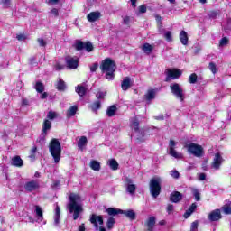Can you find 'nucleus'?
<instances>
[{"label": "nucleus", "mask_w": 231, "mask_h": 231, "mask_svg": "<svg viewBox=\"0 0 231 231\" xmlns=\"http://www.w3.org/2000/svg\"><path fill=\"white\" fill-rule=\"evenodd\" d=\"M69 202L67 205V208L69 214H73L72 217L74 221H77L78 218L80 217V214L84 212V208H82V199L80 195L71 193L69 197Z\"/></svg>", "instance_id": "f257e3e1"}, {"label": "nucleus", "mask_w": 231, "mask_h": 231, "mask_svg": "<svg viewBox=\"0 0 231 231\" xmlns=\"http://www.w3.org/2000/svg\"><path fill=\"white\" fill-rule=\"evenodd\" d=\"M102 73H106L107 80H114L115 72L116 71V63L111 58H106L100 64Z\"/></svg>", "instance_id": "f03ea898"}, {"label": "nucleus", "mask_w": 231, "mask_h": 231, "mask_svg": "<svg viewBox=\"0 0 231 231\" xmlns=\"http://www.w3.org/2000/svg\"><path fill=\"white\" fill-rule=\"evenodd\" d=\"M49 151L55 162L59 163L60 162V154L62 152V148L60 147V142L58 139H52L49 145Z\"/></svg>", "instance_id": "7ed1b4c3"}, {"label": "nucleus", "mask_w": 231, "mask_h": 231, "mask_svg": "<svg viewBox=\"0 0 231 231\" xmlns=\"http://www.w3.org/2000/svg\"><path fill=\"white\" fill-rule=\"evenodd\" d=\"M150 192L152 198H157L162 192V179L160 177L152 178L150 180Z\"/></svg>", "instance_id": "20e7f679"}, {"label": "nucleus", "mask_w": 231, "mask_h": 231, "mask_svg": "<svg viewBox=\"0 0 231 231\" xmlns=\"http://www.w3.org/2000/svg\"><path fill=\"white\" fill-rule=\"evenodd\" d=\"M189 154H193V156H196V158H201L204 154L203 146L191 143L189 144H186L184 146Z\"/></svg>", "instance_id": "39448f33"}, {"label": "nucleus", "mask_w": 231, "mask_h": 231, "mask_svg": "<svg viewBox=\"0 0 231 231\" xmlns=\"http://www.w3.org/2000/svg\"><path fill=\"white\" fill-rule=\"evenodd\" d=\"M171 91L176 98L183 102L185 100V91L183 90V88L180 86L178 83H172L170 85Z\"/></svg>", "instance_id": "423d86ee"}, {"label": "nucleus", "mask_w": 231, "mask_h": 231, "mask_svg": "<svg viewBox=\"0 0 231 231\" xmlns=\"http://www.w3.org/2000/svg\"><path fill=\"white\" fill-rule=\"evenodd\" d=\"M89 221L94 226L96 230L106 231L104 226H98V225H104V217L102 215L92 214Z\"/></svg>", "instance_id": "0eeeda50"}, {"label": "nucleus", "mask_w": 231, "mask_h": 231, "mask_svg": "<svg viewBox=\"0 0 231 231\" xmlns=\"http://www.w3.org/2000/svg\"><path fill=\"white\" fill-rule=\"evenodd\" d=\"M166 75L165 82H169L171 79H172V80H176V79H180V77H181V70L178 69H166Z\"/></svg>", "instance_id": "6e6552de"}, {"label": "nucleus", "mask_w": 231, "mask_h": 231, "mask_svg": "<svg viewBox=\"0 0 231 231\" xmlns=\"http://www.w3.org/2000/svg\"><path fill=\"white\" fill-rule=\"evenodd\" d=\"M176 147V142L174 140H170L169 144V154L171 155L173 158H176L177 160H181L183 158V153L178 152L175 149Z\"/></svg>", "instance_id": "1a4fd4ad"}, {"label": "nucleus", "mask_w": 231, "mask_h": 231, "mask_svg": "<svg viewBox=\"0 0 231 231\" xmlns=\"http://www.w3.org/2000/svg\"><path fill=\"white\" fill-rule=\"evenodd\" d=\"M67 67L69 69H77L79 68V59L78 57L67 56L65 58Z\"/></svg>", "instance_id": "9d476101"}, {"label": "nucleus", "mask_w": 231, "mask_h": 231, "mask_svg": "<svg viewBox=\"0 0 231 231\" xmlns=\"http://www.w3.org/2000/svg\"><path fill=\"white\" fill-rule=\"evenodd\" d=\"M224 162H225V159H223V156H221L220 153H216L213 158V162L211 163L212 169H215V171H219Z\"/></svg>", "instance_id": "9b49d317"}, {"label": "nucleus", "mask_w": 231, "mask_h": 231, "mask_svg": "<svg viewBox=\"0 0 231 231\" xmlns=\"http://www.w3.org/2000/svg\"><path fill=\"white\" fill-rule=\"evenodd\" d=\"M41 185L37 180H31L24 184V189L26 192H34V190H39Z\"/></svg>", "instance_id": "f8f14e48"}, {"label": "nucleus", "mask_w": 231, "mask_h": 231, "mask_svg": "<svg viewBox=\"0 0 231 231\" xmlns=\"http://www.w3.org/2000/svg\"><path fill=\"white\" fill-rule=\"evenodd\" d=\"M125 185L126 187V192L131 194V196L134 195V192H136V185L133 183V180L129 177H125Z\"/></svg>", "instance_id": "ddd939ff"}, {"label": "nucleus", "mask_w": 231, "mask_h": 231, "mask_svg": "<svg viewBox=\"0 0 231 231\" xmlns=\"http://www.w3.org/2000/svg\"><path fill=\"white\" fill-rule=\"evenodd\" d=\"M183 199V194L179 191H173L170 195V201L171 203H180Z\"/></svg>", "instance_id": "4468645a"}, {"label": "nucleus", "mask_w": 231, "mask_h": 231, "mask_svg": "<svg viewBox=\"0 0 231 231\" xmlns=\"http://www.w3.org/2000/svg\"><path fill=\"white\" fill-rule=\"evenodd\" d=\"M100 17H102V14L98 11L91 12L87 15L88 23H95L98 21Z\"/></svg>", "instance_id": "2eb2a0df"}, {"label": "nucleus", "mask_w": 231, "mask_h": 231, "mask_svg": "<svg viewBox=\"0 0 231 231\" xmlns=\"http://www.w3.org/2000/svg\"><path fill=\"white\" fill-rule=\"evenodd\" d=\"M209 221H219L221 219V210L215 209L211 211L208 215Z\"/></svg>", "instance_id": "dca6fc26"}, {"label": "nucleus", "mask_w": 231, "mask_h": 231, "mask_svg": "<svg viewBox=\"0 0 231 231\" xmlns=\"http://www.w3.org/2000/svg\"><path fill=\"white\" fill-rule=\"evenodd\" d=\"M87 92H88V85L83 84V85H78L76 87V93H78L79 97H84V95H86Z\"/></svg>", "instance_id": "f3484780"}, {"label": "nucleus", "mask_w": 231, "mask_h": 231, "mask_svg": "<svg viewBox=\"0 0 231 231\" xmlns=\"http://www.w3.org/2000/svg\"><path fill=\"white\" fill-rule=\"evenodd\" d=\"M11 165L14 167H23V162L19 155H16L12 158Z\"/></svg>", "instance_id": "a211bd4d"}, {"label": "nucleus", "mask_w": 231, "mask_h": 231, "mask_svg": "<svg viewBox=\"0 0 231 231\" xmlns=\"http://www.w3.org/2000/svg\"><path fill=\"white\" fill-rule=\"evenodd\" d=\"M121 88L123 91H127L129 88H131V78L125 77L124 78L122 83H121Z\"/></svg>", "instance_id": "6ab92c4d"}, {"label": "nucleus", "mask_w": 231, "mask_h": 231, "mask_svg": "<svg viewBox=\"0 0 231 231\" xmlns=\"http://www.w3.org/2000/svg\"><path fill=\"white\" fill-rule=\"evenodd\" d=\"M121 214H124L128 219H131V221L136 219V213H134L133 209L122 210Z\"/></svg>", "instance_id": "aec40b11"}, {"label": "nucleus", "mask_w": 231, "mask_h": 231, "mask_svg": "<svg viewBox=\"0 0 231 231\" xmlns=\"http://www.w3.org/2000/svg\"><path fill=\"white\" fill-rule=\"evenodd\" d=\"M154 225H156V217H150L148 220L146 221V226L148 231H152L154 228Z\"/></svg>", "instance_id": "412c9836"}, {"label": "nucleus", "mask_w": 231, "mask_h": 231, "mask_svg": "<svg viewBox=\"0 0 231 231\" xmlns=\"http://www.w3.org/2000/svg\"><path fill=\"white\" fill-rule=\"evenodd\" d=\"M180 41L181 44H183L184 46H187V44L189 43V35L187 34V32H185V31L180 32Z\"/></svg>", "instance_id": "4be33fe9"}, {"label": "nucleus", "mask_w": 231, "mask_h": 231, "mask_svg": "<svg viewBox=\"0 0 231 231\" xmlns=\"http://www.w3.org/2000/svg\"><path fill=\"white\" fill-rule=\"evenodd\" d=\"M88 145V137L87 136H81L78 142V147L80 149V151H84V147Z\"/></svg>", "instance_id": "5701e85b"}, {"label": "nucleus", "mask_w": 231, "mask_h": 231, "mask_svg": "<svg viewBox=\"0 0 231 231\" xmlns=\"http://www.w3.org/2000/svg\"><path fill=\"white\" fill-rule=\"evenodd\" d=\"M131 127L134 129V131H135V133H138L140 130V122H138V118L134 117L131 119Z\"/></svg>", "instance_id": "b1692460"}, {"label": "nucleus", "mask_w": 231, "mask_h": 231, "mask_svg": "<svg viewBox=\"0 0 231 231\" xmlns=\"http://www.w3.org/2000/svg\"><path fill=\"white\" fill-rule=\"evenodd\" d=\"M222 211L226 216L231 214V201H229V200L226 201L225 205L222 207Z\"/></svg>", "instance_id": "393cba45"}, {"label": "nucleus", "mask_w": 231, "mask_h": 231, "mask_svg": "<svg viewBox=\"0 0 231 231\" xmlns=\"http://www.w3.org/2000/svg\"><path fill=\"white\" fill-rule=\"evenodd\" d=\"M106 212H107L108 216H118V214H122V210L116 208H108Z\"/></svg>", "instance_id": "a878e982"}, {"label": "nucleus", "mask_w": 231, "mask_h": 231, "mask_svg": "<svg viewBox=\"0 0 231 231\" xmlns=\"http://www.w3.org/2000/svg\"><path fill=\"white\" fill-rule=\"evenodd\" d=\"M54 223L55 225H59V223H60V208L59 205H57L55 208Z\"/></svg>", "instance_id": "bb28decb"}, {"label": "nucleus", "mask_w": 231, "mask_h": 231, "mask_svg": "<svg viewBox=\"0 0 231 231\" xmlns=\"http://www.w3.org/2000/svg\"><path fill=\"white\" fill-rule=\"evenodd\" d=\"M191 194L194 196L196 201H201V192L196 188H191Z\"/></svg>", "instance_id": "cd10ccee"}, {"label": "nucleus", "mask_w": 231, "mask_h": 231, "mask_svg": "<svg viewBox=\"0 0 231 231\" xmlns=\"http://www.w3.org/2000/svg\"><path fill=\"white\" fill-rule=\"evenodd\" d=\"M50 129H51V122H50V120L45 119L43 122V125H42V133H45L48 134V131H50Z\"/></svg>", "instance_id": "c85d7f7f"}, {"label": "nucleus", "mask_w": 231, "mask_h": 231, "mask_svg": "<svg viewBox=\"0 0 231 231\" xmlns=\"http://www.w3.org/2000/svg\"><path fill=\"white\" fill-rule=\"evenodd\" d=\"M142 50H143V51H144V53H147V55H150V53H152V50H154V46H152L149 43H144L142 46Z\"/></svg>", "instance_id": "c756f323"}, {"label": "nucleus", "mask_w": 231, "mask_h": 231, "mask_svg": "<svg viewBox=\"0 0 231 231\" xmlns=\"http://www.w3.org/2000/svg\"><path fill=\"white\" fill-rule=\"evenodd\" d=\"M78 109L79 108L77 107V106H73L70 108H69V110L67 112V118H71V116H75Z\"/></svg>", "instance_id": "7c9ffc66"}, {"label": "nucleus", "mask_w": 231, "mask_h": 231, "mask_svg": "<svg viewBox=\"0 0 231 231\" xmlns=\"http://www.w3.org/2000/svg\"><path fill=\"white\" fill-rule=\"evenodd\" d=\"M84 42L80 41V40H77L75 44H74V48L75 50H77V51H80L82 50H84L85 47Z\"/></svg>", "instance_id": "2f4dec72"}, {"label": "nucleus", "mask_w": 231, "mask_h": 231, "mask_svg": "<svg viewBox=\"0 0 231 231\" xmlns=\"http://www.w3.org/2000/svg\"><path fill=\"white\" fill-rule=\"evenodd\" d=\"M116 223V220H115V217H109L106 221V228L108 230L113 229V226H115V224Z\"/></svg>", "instance_id": "473e14b6"}, {"label": "nucleus", "mask_w": 231, "mask_h": 231, "mask_svg": "<svg viewBox=\"0 0 231 231\" xmlns=\"http://www.w3.org/2000/svg\"><path fill=\"white\" fill-rule=\"evenodd\" d=\"M106 115L109 117L115 116V115H116V106L113 105L109 106L106 110Z\"/></svg>", "instance_id": "72a5a7b5"}, {"label": "nucleus", "mask_w": 231, "mask_h": 231, "mask_svg": "<svg viewBox=\"0 0 231 231\" xmlns=\"http://www.w3.org/2000/svg\"><path fill=\"white\" fill-rule=\"evenodd\" d=\"M108 165L112 171H118V162L115 159H111L108 161Z\"/></svg>", "instance_id": "f704fd0d"}, {"label": "nucleus", "mask_w": 231, "mask_h": 231, "mask_svg": "<svg viewBox=\"0 0 231 231\" xmlns=\"http://www.w3.org/2000/svg\"><path fill=\"white\" fill-rule=\"evenodd\" d=\"M90 169H92V171H100V162L98 161H91L90 162Z\"/></svg>", "instance_id": "c9c22d12"}, {"label": "nucleus", "mask_w": 231, "mask_h": 231, "mask_svg": "<svg viewBox=\"0 0 231 231\" xmlns=\"http://www.w3.org/2000/svg\"><path fill=\"white\" fill-rule=\"evenodd\" d=\"M156 97V91L153 89L148 90V92L145 94L146 100H154Z\"/></svg>", "instance_id": "e433bc0d"}, {"label": "nucleus", "mask_w": 231, "mask_h": 231, "mask_svg": "<svg viewBox=\"0 0 231 231\" xmlns=\"http://www.w3.org/2000/svg\"><path fill=\"white\" fill-rule=\"evenodd\" d=\"M35 213L39 221H42V217H43L42 208H41L39 206H35Z\"/></svg>", "instance_id": "4c0bfd02"}, {"label": "nucleus", "mask_w": 231, "mask_h": 231, "mask_svg": "<svg viewBox=\"0 0 231 231\" xmlns=\"http://www.w3.org/2000/svg\"><path fill=\"white\" fill-rule=\"evenodd\" d=\"M57 89L58 91H64V89H66V83L64 82V80L60 79L58 81Z\"/></svg>", "instance_id": "58836bf2"}, {"label": "nucleus", "mask_w": 231, "mask_h": 231, "mask_svg": "<svg viewBox=\"0 0 231 231\" xmlns=\"http://www.w3.org/2000/svg\"><path fill=\"white\" fill-rule=\"evenodd\" d=\"M35 89L38 93H43L44 85L42 82L38 81V82H36Z\"/></svg>", "instance_id": "ea45409f"}, {"label": "nucleus", "mask_w": 231, "mask_h": 231, "mask_svg": "<svg viewBox=\"0 0 231 231\" xmlns=\"http://www.w3.org/2000/svg\"><path fill=\"white\" fill-rule=\"evenodd\" d=\"M48 134L42 132L40 137L37 139V143H44L46 142V136Z\"/></svg>", "instance_id": "a19ab883"}, {"label": "nucleus", "mask_w": 231, "mask_h": 231, "mask_svg": "<svg viewBox=\"0 0 231 231\" xmlns=\"http://www.w3.org/2000/svg\"><path fill=\"white\" fill-rule=\"evenodd\" d=\"M101 107V103L100 101H96L91 105V109L92 111H98Z\"/></svg>", "instance_id": "79ce46f5"}, {"label": "nucleus", "mask_w": 231, "mask_h": 231, "mask_svg": "<svg viewBox=\"0 0 231 231\" xmlns=\"http://www.w3.org/2000/svg\"><path fill=\"white\" fill-rule=\"evenodd\" d=\"M189 84H196L198 82V75L196 73H193L189 78Z\"/></svg>", "instance_id": "37998d69"}, {"label": "nucleus", "mask_w": 231, "mask_h": 231, "mask_svg": "<svg viewBox=\"0 0 231 231\" xmlns=\"http://www.w3.org/2000/svg\"><path fill=\"white\" fill-rule=\"evenodd\" d=\"M164 38L166 39V41L168 42H172V32H171L170 31H166L164 32Z\"/></svg>", "instance_id": "c03bdc74"}, {"label": "nucleus", "mask_w": 231, "mask_h": 231, "mask_svg": "<svg viewBox=\"0 0 231 231\" xmlns=\"http://www.w3.org/2000/svg\"><path fill=\"white\" fill-rule=\"evenodd\" d=\"M58 115L57 112H53V111H49L48 115H47V118H49V120H55V118H57Z\"/></svg>", "instance_id": "a18cd8bd"}, {"label": "nucleus", "mask_w": 231, "mask_h": 231, "mask_svg": "<svg viewBox=\"0 0 231 231\" xmlns=\"http://www.w3.org/2000/svg\"><path fill=\"white\" fill-rule=\"evenodd\" d=\"M208 68L210 71L213 73V75H216V73H217V68L216 67V63L210 62Z\"/></svg>", "instance_id": "49530a36"}, {"label": "nucleus", "mask_w": 231, "mask_h": 231, "mask_svg": "<svg viewBox=\"0 0 231 231\" xmlns=\"http://www.w3.org/2000/svg\"><path fill=\"white\" fill-rule=\"evenodd\" d=\"M84 50H86V51L90 52L93 50V43H91L90 42H85Z\"/></svg>", "instance_id": "de8ad7c7"}, {"label": "nucleus", "mask_w": 231, "mask_h": 231, "mask_svg": "<svg viewBox=\"0 0 231 231\" xmlns=\"http://www.w3.org/2000/svg\"><path fill=\"white\" fill-rule=\"evenodd\" d=\"M96 97L98 98V100H104V98H106V92L98 91L96 94Z\"/></svg>", "instance_id": "09e8293b"}, {"label": "nucleus", "mask_w": 231, "mask_h": 231, "mask_svg": "<svg viewBox=\"0 0 231 231\" xmlns=\"http://www.w3.org/2000/svg\"><path fill=\"white\" fill-rule=\"evenodd\" d=\"M1 2L4 8H10V5H12V0H2Z\"/></svg>", "instance_id": "8fccbe9b"}, {"label": "nucleus", "mask_w": 231, "mask_h": 231, "mask_svg": "<svg viewBox=\"0 0 231 231\" xmlns=\"http://www.w3.org/2000/svg\"><path fill=\"white\" fill-rule=\"evenodd\" d=\"M226 44H228V38H222L219 42V46H226Z\"/></svg>", "instance_id": "3c124183"}, {"label": "nucleus", "mask_w": 231, "mask_h": 231, "mask_svg": "<svg viewBox=\"0 0 231 231\" xmlns=\"http://www.w3.org/2000/svg\"><path fill=\"white\" fill-rule=\"evenodd\" d=\"M166 212H168V214H172V212H174V205L169 204L166 208Z\"/></svg>", "instance_id": "603ef678"}, {"label": "nucleus", "mask_w": 231, "mask_h": 231, "mask_svg": "<svg viewBox=\"0 0 231 231\" xmlns=\"http://www.w3.org/2000/svg\"><path fill=\"white\" fill-rule=\"evenodd\" d=\"M37 42H38V44L40 45V46H42V48H45V46H46V41H44V39H42V38H38L37 39Z\"/></svg>", "instance_id": "864d4df0"}, {"label": "nucleus", "mask_w": 231, "mask_h": 231, "mask_svg": "<svg viewBox=\"0 0 231 231\" xmlns=\"http://www.w3.org/2000/svg\"><path fill=\"white\" fill-rule=\"evenodd\" d=\"M170 174L171 178H174L175 180H178V178H180V172H178V171H171Z\"/></svg>", "instance_id": "5fc2aeb1"}, {"label": "nucleus", "mask_w": 231, "mask_h": 231, "mask_svg": "<svg viewBox=\"0 0 231 231\" xmlns=\"http://www.w3.org/2000/svg\"><path fill=\"white\" fill-rule=\"evenodd\" d=\"M140 14H145L147 12V6L145 5H142L139 6Z\"/></svg>", "instance_id": "6e6d98bb"}, {"label": "nucleus", "mask_w": 231, "mask_h": 231, "mask_svg": "<svg viewBox=\"0 0 231 231\" xmlns=\"http://www.w3.org/2000/svg\"><path fill=\"white\" fill-rule=\"evenodd\" d=\"M50 14L54 17H59V9L53 8L52 10H51Z\"/></svg>", "instance_id": "4d7b16f0"}, {"label": "nucleus", "mask_w": 231, "mask_h": 231, "mask_svg": "<svg viewBox=\"0 0 231 231\" xmlns=\"http://www.w3.org/2000/svg\"><path fill=\"white\" fill-rule=\"evenodd\" d=\"M190 231H198V221L191 223Z\"/></svg>", "instance_id": "13d9d810"}, {"label": "nucleus", "mask_w": 231, "mask_h": 231, "mask_svg": "<svg viewBox=\"0 0 231 231\" xmlns=\"http://www.w3.org/2000/svg\"><path fill=\"white\" fill-rule=\"evenodd\" d=\"M35 152H37V146H33L32 149H31L30 158H35Z\"/></svg>", "instance_id": "bf43d9fd"}, {"label": "nucleus", "mask_w": 231, "mask_h": 231, "mask_svg": "<svg viewBox=\"0 0 231 231\" xmlns=\"http://www.w3.org/2000/svg\"><path fill=\"white\" fill-rule=\"evenodd\" d=\"M97 69H98V63H94L92 66H90V71L92 73H95V71H97Z\"/></svg>", "instance_id": "052dcab7"}, {"label": "nucleus", "mask_w": 231, "mask_h": 231, "mask_svg": "<svg viewBox=\"0 0 231 231\" xmlns=\"http://www.w3.org/2000/svg\"><path fill=\"white\" fill-rule=\"evenodd\" d=\"M193 213H194L193 211L188 209V210L184 213V217H185V219H189V217H190V216H192Z\"/></svg>", "instance_id": "680f3d73"}, {"label": "nucleus", "mask_w": 231, "mask_h": 231, "mask_svg": "<svg viewBox=\"0 0 231 231\" xmlns=\"http://www.w3.org/2000/svg\"><path fill=\"white\" fill-rule=\"evenodd\" d=\"M17 41H26V35L24 34H18L16 36Z\"/></svg>", "instance_id": "e2e57ef3"}, {"label": "nucleus", "mask_w": 231, "mask_h": 231, "mask_svg": "<svg viewBox=\"0 0 231 231\" xmlns=\"http://www.w3.org/2000/svg\"><path fill=\"white\" fill-rule=\"evenodd\" d=\"M123 21L124 24H129V23H131V18L129 16H125Z\"/></svg>", "instance_id": "0e129e2a"}, {"label": "nucleus", "mask_w": 231, "mask_h": 231, "mask_svg": "<svg viewBox=\"0 0 231 231\" xmlns=\"http://www.w3.org/2000/svg\"><path fill=\"white\" fill-rule=\"evenodd\" d=\"M64 68V65H60V64H59V63H57L56 65H55V69H56V71H60V69H62Z\"/></svg>", "instance_id": "69168bd1"}, {"label": "nucleus", "mask_w": 231, "mask_h": 231, "mask_svg": "<svg viewBox=\"0 0 231 231\" xmlns=\"http://www.w3.org/2000/svg\"><path fill=\"white\" fill-rule=\"evenodd\" d=\"M78 231H86V225L85 224L79 225L78 227Z\"/></svg>", "instance_id": "338daca9"}, {"label": "nucleus", "mask_w": 231, "mask_h": 231, "mask_svg": "<svg viewBox=\"0 0 231 231\" xmlns=\"http://www.w3.org/2000/svg\"><path fill=\"white\" fill-rule=\"evenodd\" d=\"M155 20L158 24H162V17L160 16V14H155Z\"/></svg>", "instance_id": "774afa93"}]
</instances>
